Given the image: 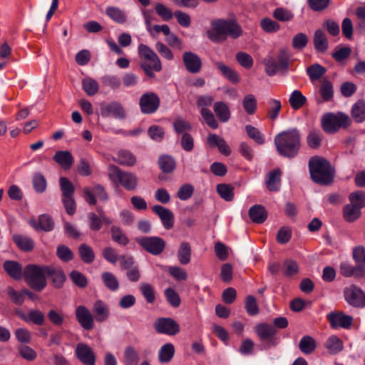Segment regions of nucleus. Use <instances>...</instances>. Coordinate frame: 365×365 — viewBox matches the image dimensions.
<instances>
[{
	"instance_id": "45",
	"label": "nucleus",
	"mask_w": 365,
	"mask_h": 365,
	"mask_svg": "<svg viewBox=\"0 0 365 365\" xmlns=\"http://www.w3.org/2000/svg\"><path fill=\"white\" fill-rule=\"evenodd\" d=\"M115 161L125 166H133L135 163V156L128 150H120Z\"/></svg>"
},
{
	"instance_id": "63",
	"label": "nucleus",
	"mask_w": 365,
	"mask_h": 365,
	"mask_svg": "<svg viewBox=\"0 0 365 365\" xmlns=\"http://www.w3.org/2000/svg\"><path fill=\"white\" fill-rule=\"evenodd\" d=\"M201 115L206 122V123L212 129H216L218 127V123L215 118L213 113L207 108L201 109Z\"/></svg>"
},
{
	"instance_id": "21",
	"label": "nucleus",
	"mask_w": 365,
	"mask_h": 365,
	"mask_svg": "<svg viewBox=\"0 0 365 365\" xmlns=\"http://www.w3.org/2000/svg\"><path fill=\"white\" fill-rule=\"evenodd\" d=\"M207 143L211 147H217L219 151L224 155H229L231 153V149L226 141L216 134H210L207 136Z\"/></svg>"
},
{
	"instance_id": "17",
	"label": "nucleus",
	"mask_w": 365,
	"mask_h": 365,
	"mask_svg": "<svg viewBox=\"0 0 365 365\" xmlns=\"http://www.w3.org/2000/svg\"><path fill=\"white\" fill-rule=\"evenodd\" d=\"M84 197L86 202L91 205L96 203L95 195L101 200H106L108 199V194L105 188L101 185H96L92 189L86 187L83 190Z\"/></svg>"
},
{
	"instance_id": "6",
	"label": "nucleus",
	"mask_w": 365,
	"mask_h": 365,
	"mask_svg": "<svg viewBox=\"0 0 365 365\" xmlns=\"http://www.w3.org/2000/svg\"><path fill=\"white\" fill-rule=\"evenodd\" d=\"M108 176L113 184L121 185L126 190H135L138 186V178L134 173L123 171L115 165L108 166Z\"/></svg>"
},
{
	"instance_id": "22",
	"label": "nucleus",
	"mask_w": 365,
	"mask_h": 365,
	"mask_svg": "<svg viewBox=\"0 0 365 365\" xmlns=\"http://www.w3.org/2000/svg\"><path fill=\"white\" fill-rule=\"evenodd\" d=\"M3 267L5 272L14 279H21L24 276V269L21 265L16 261H5Z\"/></svg>"
},
{
	"instance_id": "3",
	"label": "nucleus",
	"mask_w": 365,
	"mask_h": 365,
	"mask_svg": "<svg viewBox=\"0 0 365 365\" xmlns=\"http://www.w3.org/2000/svg\"><path fill=\"white\" fill-rule=\"evenodd\" d=\"M312 180L316 183L327 185L332 182L334 172L330 163L324 158L312 157L309 160Z\"/></svg>"
},
{
	"instance_id": "32",
	"label": "nucleus",
	"mask_w": 365,
	"mask_h": 365,
	"mask_svg": "<svg viewBox=\"0 0 365 365\" xmlns=\"http://www.w3.org/2000/svg\"><path fill=\"white\" fill-rule=\"evenodd\" d=\"M191 246L187 242L180 243L178 250V259L181 264H187L191 260Z\"/></svg>"
},
{
	"instance_id": "39",
	"label": "nucleus",
	"mask_w": 365,
	"mask_h": 365,
	"mask_svg": "<svg viewBox=\"0 0 365 365\" xmlns=\"http://www.w3.org/2000/svg\"><path fill=\"white\" fill-rule=\"evenodd\" d=\"M361 209L350 204L344 207L343 215L346 222H353L359 218L361 215Z\"/></svg>"
},
{
	"instance_id": "56",
	"label": "nucleus",
	"mask_w": 365,
	"mask_h": 365,
	"mask_svg": "<svg viewBox=\"0 0 365 365\" xmlns=\"http://www.w3.org/2000/svg\"><path fill=\"white\" fill-rule=\"evenodd\" d=\"M245 130L248 136L254 140L257 143L262 145L264 143V135L258 128L251 125H247L245 126Z\"/></svg>"
},
{
	"instance_id": "10",
	"label": "nucleus",
	"mask_w": 365,
	"mask_h": 365,
	"mask_svg": "<svg viewBox=\"0 0 365 365\" xmlns=\"http://www.w3.org/2000/svg\"><path fill=\"white\" fill-rule=\"evenodd\" d=\"M160 102L159 97L155 93H145L140 98V110L145 114L153 113L159 108Z\"/></svg>"
},
{
	"instance_id": "34",
	"label": "nucleus",
	"mask_w": 365,
	"mask_h": 365,
	"mask_svg": "<svg viewBox=\"0 0 365 365\" xmlns=\"http://www.w3.org/2000/svg\"><path fill=\"white\" fill-rule=\"evenodd\" d=\"M215 66L219 69L221 73L230 81L236 83L240 81V78L236 71L230 67L226 66L222 62H215Z\"/></svg>"
},
{
	"instance_id": "8",
	"label": "nucleus",
	"mask_w": 365,
	"mask_h": 365,
	"mask_svg": "<svg viewBox=\"0 0 365 365\" xmlns=\"http://www.w3.org/2000/svg\"><path fill=\"white\" fill-rule=\"evenodd\" d=\"M135 240L145 251L153 255L161 254L165 247V240L159 237H139Z\"/></svg>"
},
{
	"instance_id": "25",
	"label": "nucleus",
	"mask_w": 365,
	"mask_h": 365,
	"mask_svg": "<svg viewBox=\"0 0 365 365\" xmlns=\"http://www.w3.org/2000/svg\"><path fill=\"white\" fill-rule=\"evenodd\" d=\"M53 158L65 170L70 169L74 160L72 154L68 150L57 151Z\"/></svg>"
},
{
	"instance_id": "5",
	"label": "nucleus",
	"mask_w": 365,
	"mask_h": 365,
	"mask_svg": "<svg viewBox=\"0 0 365 365\" xmlns=\"http://www.w3.org/2000/svg\"><path fill=\"white\" fill-rule=\"evenodd\" d=\"M138 51V55L142 60L140 67L148 76L153 78L154 76V71L159 72L162 69L160 58L147 45L140 44Z\"/></svg>"
},
{
	"instance_id": "26",
	"label": "nucleus",
	"mask_w": 365,
	"mask_h": 365,
	"mask_svg": "<svg viewBox=\"0 0 365 365\" xmlns=\"http://www.w3.org/2000/svg\"><path fill=\"white\" fill-rule=\"evenodd\" d=\"M324 346L330 354H336L343 350L344 343L337 336L331 335L325 341Z\"/></svg>"
},
{
	"instance_id": "60",
	"label": "nucleus",
	"mask_w": 365,
	"mask_h": 365,
	"mask_svg": "<svg viewBox=\"0 0 365 365\" xmlns=\"http://www.w3.org/2000/svg\"><path fill=\"white\" fill-rule=\"evenodd\" d=\"M289 53L287 48H282L278 54L277 63L280 71H285L289 67Z\"/></svg>"
},
{
	"instance_id": "2",
	"label": "nucleus",
	"mask_w": 365,
	"mask_h": 365,
	"mask_svg": "<svg viewBox=\"0 0 365 365\" xmlns=\"http://www.w3.org/2000/svg\"><path fill=\"white\" fill-rule=\"evenodd\" d=\"M300 138V134L297 129L283 131L274 138L276 149L284 157L294 158L299 153Z\"/></svg>"
},
{
	"instance_id": "58",
	"label": "nucleus",
	"mask_w": 365,
	"mask_h": 365,
	"mask_svg": "<svg viewBox=\"0 0 365 365\" xmlns=\"http://www.w3.org/2000/svg\"><path fill=\"white\" fill-rule=\"evenodd\" d=\"M263 63L266 67V72L269 76L274 75L280 71L277 61L272 56H267L263 60Z\"/></svg>"
},
{
	"instance_id": "51",
	"label": "nucleus",
	"mask_w": 365,
	"mask_h": 365,
	"mask_svg": "<svg viewBox=\"0 0 365 365\" xmlns=\"http://www.w3.org/2000/svg\"><path fill=\"white\" fill-rule=\"evenodd\" d=\"M217 192L225 201L230 202L234 198V189L227 184H219L217 186Z\"/></svg>"
},
{
	"instance_id": "19",
	"label": "nucleus",
	"mask_w": 365,
	"mask_h": 365,
	"mask_svg": "<svg viewBox=\"0 0 365 365\" xmlns=\"http://www.w3.org/2000/svg\"><path fill=\"white\" fill-rule=\"evenodd\" d=\"M153 210L160 217L166 230H170L173 227L174 215L171 210L158 205L153 206Z\"/></svg>"
},
{
	"instance_id": "16",
	"label": "nucleus",
	"mask_w": 365,
	"mask_h": 365,
	"mask_svg": "<svg viewBox=\"0 0 365 365\" xmlns=\"http://www.w3.org/2000/svg\"><path fill=\"white\" fill-rule=\"evenodd\" d=\"M327 318L331 326L334 329L339 327L347 329L351 325L353 321L351 316L346 315L343 312H331L327 315Z\"/></svg>"
},
{
	"instance_id": "37",
	"label": "nucleus",
	"mask_w": 365,
	"mask_h": 365,
	"mask_svg": "<svg viewBox=\"0 0 365 365\" xmlns=\"http://www.w3.org/2000/svg\"><path fill=\"white\" fill-rule=\"evenodd\" d=\"M103 284L111 292H115L119 288V282L117 277L111 272H104L101 274Z\"/></svg>"
},
{
	"instance_id": "29",
	"label": "nucleus",
	"mask_w": 365,
	"mask_h": 365,
	"mask_svg": "<svg viewBox=\"0 0 365 365\" xmlns=\"http://www.w3.org/2000/svg\"><path fill=\"white\" fill-rule=\"evenodd\" d=\"M175 346L172 343H166L158 351V361L160 363L170 362L175 354Z\"/></svg>"
},
{
	"instance_id": "36",
	"label": "nucleus",
	"mask_w": 365,
	"mask_h": 365,
	"mask_svg": "<svg viewBox=\"0 0 365 365\" xmlns=\"http://www.w3.org/2000/svg\"><path fill=\"white\" fill-rule=\"evenodd\" d=\"M13 240L18 247L24 252L31 251L34 247V241L27 236L15 235L13 236Z\"/></svg>"
},
{
	"instance_id": "42",
	"label": "nucleus",
	"mask_w": 365,
	"mask_h": 365,
	"mask_svg": "<svg viewBox=\"0 0 365 365\" xmlns=\"http://www.w3.org/2000/svg\"><path fill=\"white\" fill-rule=\"evenodd\" d=\"M307 98L298 90H294L290 95L289 102L291 107L294 110L301 108L306 103Z\"/></svg>"
},
{
	"instance_id": "55",
	"label": "nucleus",
	"mask_w": 365,
	"mask_h": 365,
	"mask_svg": "<svg viewBox=\"0 0 365 365\" xmlns=\"http://www.w3.org/2000/svg\"><path fill=\"white\" fill-rule=\"evenodd\" d=\"M79 254L81 259L85 263H91L95 259L92 248L86 244H83L79 247Z\"/></svg>"
},
{
	"instance_id": "43",
	"label": "nucleus",
	"mask_w": 365,
	"mask_h": 365,
	"mask_svg": "<svg viewBox=\"0 0 365 365\" xmlns=\"http://www.w3.org/2000/svg\"><path fill=\"white\" fill-rule=\"evenodd\" d=\"M299 348L302 353L309 354L316 348L315 340L310 336H304L299 341Z\"/></svg>"
},
{
	"instance_id": "18",
	"label": "nucleus",
	"mask_w": 365,
	"mask_h": 365,
	"mask_svg": "<svg viewBox=\"0 0 365 365\" xmlns=\"http://www.w3.org/2000/svg\"><path fill=\"white\" fill-rule=\"evenodd\" d=\"M29 223L36 230H41L45 232H50L54 227V222L52 217L47 214L39 215L38 220L35 218H31L29 220Z\"/></svg>"
},
{
	"instance_id": "41",
	"label": "nucleus",
	"mask_w": 365,
	"mask_h": 365,
	"mask_svg": "<svg viewBox=\"0 0 365 365\" xmlns=\"http://www.w3.org/2000/svg\"><path fill=\"white\" fill-rule=\"evenodd\" d=\"M242 107L248 115H254L257 110V101L252 94L246 95L242 101Z\"/></svg>"
},
{
	"instance_id": "61",
	"label": "nucleus",
	"mask_w": 365,
	"mask_h": 365,
	"mask_svg": "<svg viewBox=\"0 0 365 365\" xmlns=\"http://www.w3.org/2000/svg\"><path fill=\"white\" fill-rule=\"evenodd\" d=\"M308 41V36L305 34L298 33L292 38V46L295 49L302 50L307 46Z\"/></svg>"
},
{
	"instance_id": "20",
	"label": "nucleus",
	"mask_w": 365,
	"mask_h": 365,
	"mask_svg": "<svg viewBox=\"0 0 365 365\" xmlns=\"http://www.w3.org/2000/svg\"><path fill=\"white\" fill-rule=\"evenodd\" d=\"M93 311L97 322H105L110 315V309L108 304L101 299L96 300L93 306Z\"/></svg>"
},
{
	"instance_id": "49",
	"label": "nucleus",
	"mask_w": 365,
	"mask_h": 365,
	"mask_svg": "<svg viewBox=\"0 0 365 365\" xmlns=\"http://www.w3.org/2000/svg\"><path fill=\"white\" fill-rule=\"evenodd\" d=\"M142 295L148 303L152 304L155 300V294L153 287L146 282L141 283L139 287Z\"/></svg>"
},
{
	"instance_id": "33",
	"label": "nucleus",
	"mask_w": 365,
	"mask_h": 365,
	"mask_svg": "<svg viewBox=\"0 0 365 365\" xmlns=\"http://www.w3.org/2000/svg\"><path fill=\"white\" fill-rule=\"evenodd\" d=\"M46 277H49L56 287H60L65 281V274L63 271L54 267L47 266Z\"/></svg>"
},
{
	"instance_id": "59",
	"label": "nucleus",
	"mask_w": 365,
	"mask_h": 365,
	"mask_svg": "<svg viewBox=\"0 0 365 365\" xmlns=\"http://www.w3.org/2000/svg\"><path fill=\"white\" fill-rule=\"evenodd\" d=\"M112 239L117 243L125 245L128 242V239L126 235L123 233L121 230L115 226H113L110 229Z\"/></svg>"
},
{
	"instance_id": "62",
	"label": "nucleus",
	"mask_w": 365,
	"mask_h": 365,
	"mask_svg": "<svg viewBox=\"0 0 365 365\" xmlns=\"http://www.w3.org/2000/svg\"><path fill=\"white\" fill-rule=\"evenodd\" d=\"M236 60L245 68H250L253 66V59L252 56L245 52H238L236 54Z\"/></svg>"
},
{
	"instance_id": "53",
	"label": "nucleus",
	"mask_w": 365,
	"mask_h": 365,
	"mask_svg": "<svg viewBox=\"0 0 365 365\" xmlns=\"http://www.w3.org/2000/svg\"><path fill=\"white\" fill-rule=\"evenodd\" d=\"M83 91L88 96H93L98 91V83L96 81L91 78H84L82 81Z\"/></svg>"
},
{
	"instance_id": "4",
	"label": "nucleus",
	"mask_w": 365,
	"mask_h": 365,
	"mask_svg": "<svg viewBox=\"0 0 365 365\" xmlns=\"http://www.w3.org/2000/svg\"><path fill=\"white\" fill-rule=\"evenodd\" d=\"M47 266L29 264L24 269V277L33 289L41 292L46 286Z\"/></svg>"
},
{
	"instance_id": "27",
	"label": "nucleus",
	"mask_w": 365,
	"mask_h": 365,
	"mask_svg": "<svg viewBox=\"0 0 365 365\" xmlns=\"http://www.w3.org/2000/svg\"><path fill=\"white\" fill-rule=\"evenodd\" d=\"M282 172L279 169L268 173L266 178V185L270 191H278L280 187Z\"/></svg>"
},
{
	"instance_id": "24",
	"label": "nucleus",
	"mask_w": 365,
	"mask_h": 365,
	"mask_svg": "<svg viewBox=\"0 0 365 365\" xmlns=\"http://www.w3.org/2000/svg\"><path fill=\"white\" fill-rule=\"evenodd\" d=\"M106 14L111 20L118 24H124L127 22L126 12L118 6H108L106 9Z\"/></svg>"
},
{
	"instance_id": "54",
	"label": "nucleus",
	"mask_w": 365,
	"mask_h": 365,
	"mask_svg": "<svg viewBox=\"0 0 365 365\" xmlns=\"http://www.w3.org/2000/svg\"><path fill=\"white\" fill-rule=\"evenodd\" d=\"M156 14L165 21H168L173 19L174 13L165 5L161 3H157L155 6Z\"/></svg>"
},
{
	"instance_id": "48",
	"label": "nucleus",
	"mask_w": 365,
	"mask_h": 365,
	"mask_svg": "<svg viewBox=\"0 0 365 365\" xmlns=\"http://www.w3.org/2000/svg\"><path fill=\"white\" fill-rule=\"evenodd\" d=\"M158 164L161 170L165 173H171L175 168V160L169 155H163L159 158Z\"/></svg>"
},
{
	"instance_id": "28",
	"label": "nucleus",
	"mask_w": 365,
	"mask_h": 365,
	"mask_svg": "<svg viewBox=\"0 0 365 365\" xmlns=\"http://www.w3.org/2000/svg\"><path fill=\"white\" fill-rule=\"evenodd\" d=\"M313 43L315 49L319 52L324 53L328 48V39L325 33L321 29H318L314 32Z\"/></svg>"
},
{
	"instance_id": "40",
	"label": "nucleus",
	"mask_w": 365,
	"mask_h": 365,
	"mask_svg": "<svg viewBox=\"0 0 365 365\" xmlns=\"http://www.w3.org/2000/svg\"><path fill=\"white\" fill-rule=\"evenodd\" d=\"M319 93L324 101H329L334 96L333 84L328 80L322 81L319 88Z\"/></svg>"
},
{
	"instance_id": "15",
	"label": "nucleus",
	"mask_w": 365,
	"mask_h": 365,
	"mask_svg": "<svg viewBox=\"0 0 365 365\" xmlns=\"http://www.w3.org/2000/svg\"><path fill=\"white\" fill-rule=\"evenodd\" d=\"M182 61L187 71L191 73H197L202 68L200 58L193 52L186 51L182 54Z\"/></svg>"
},
{
	"instance_id": "35",
	"label": "nucleus",
	"mask_w": 365,
	"mask_h": 365,
	"mask_svg": "<svg viewBox=\"0 0 365 365\" xmlns=\"http://www.w3.org/2000/svg\"><path fill=\"white\" fill-rule=\"evenodd\" d=\"M326 72V68L319 63L312 64L307 68V73L312 83L321 79Z\"/></svg>"
},
{
	"instance_id": "14",
	"label": "nucleus",
	"mask_w": 365,
	"mask_h": 365,
	"mask_svg": "<svg viewBox=\"0 0 365 365\" xmlns=\"http://www.w3.org/2000/svg\"><path fill=\"white\" fill-rule=\"evenodd\" d=\"M76 357L84 365H95L96 356L90 346L83 343L77 344L75 351Z\"/></svg>"
},
{
	"instance_id": "38",
	"label": "nucleus",
	"mask_w": 365,
	"mask_h": 365,
	"mask_svg": "<svg viewBox=\"0 0 365 365\" xmlns=\"http://www.w3.org/2000/svg\"><path fill=\"white\" fill-rule=\"evenodd\" d=\"M214 111L221 122L225 123L229 120L230 111L228 106L225 103L221 101L216 102L214 104Z\"/></svg>"
},
{
	"instance_id": "57",
	"label": "nucleus",
	"mask_w": 365,
	"mask_h": 365,
	"mask_svg": "<svg viewBox=\"0 0 365 365\" xmlns=\"http://www.w3.org/2000/svg\"><path fill=\"white\" fill-rule=\"evenodd\" d=\"M268 116L270 119L275 120L281 110V102L279 100L271 99L268 101Z\"/></svg>"
},
{
	"instance_id": "1",
	"label": "nucleus",
	"mask_w": 365,
	"mask_h": 365,
	"mask_svg": "<svg viewBox=\"0 0 365 365\" xmlns=\"http://www.w3.org/2000/svg\"><path fill=\"white\" fill-rule=\"evenodd\" d=\"M212 29L207 31L208 38L215 43L224 42L228 37L237 39L243 34V29L235 19H216L211 22Z\"/></svg>"
},
{
	"instance_id": "13",
	"label": "nucleus",
	"mask_w": 365,
	"mask_h": 365,
	"mask_svg": "<svg viewBox=\"0 0 365 365\" xmlns=\"http://www.w3.org/2000/svg\"><path fill=\"white\" fill-rule=\"evenodd\" d=\"M76 317L80 325L86 330L93 327L94 318L90 310L83 305L78 306L76 309Z\"/></svg>"
},
{
	"instance_id": "44",
	"label": "nucleus",
	"mask_w": 365,
	"mask_h": 365,
	"mask_svg": "<svg viewBox=\"0 0 365 365\" xmlns=\"http://www.w3.org/2000/svg\"><path fill=\"white\" fill-rule=\"evenodd\" d=\"M140 357L138 353L133 346H127L124 351L125 365H138Z\"/></svg>"
},
{
	"instance_id": "46",
	"label": "nucleus",
	"mask_w": 365,
	"mask_h": 365,
	"mask_svg": "<svg viewBox=\"0 0 365 365\" xmlns=\"http://www.w3.org/2000/svg\"><path fill=\"white\" fill-rule=\"evenodd\" d=\"M349 200L350 202V205L361 210V208L365 207V192L358 190L351 192L349 195Z\"/></svg>"
},
{
	"instance_id": "30",
	"label": "nucleus",
	"mask_w": 365,
	"mask_h": 365,
	"mask_svg": "<svg viewBox=\"0 0 365 365\" xmlns=\"http://www.w3.org/2000/svg\"><path fill=\"white\" fill-rule=\"evenodd\" d=\"M351 115L356 123H362L365 120V101L363 99L358 100L352 106Z\"/></svg>"
},
{
	"instance_id": "7",
	"label": "nucleus",
	"mask_w": 365,
	"mask_h": 365,
	"mask_svg": "<svg viewBox=\"0 0 365 365\" xmlns=\"http://www.w3.org/2000/svg\"><path fill=\"white\" fill-rule=\"evenodd\" d=\"M351 123L349 116L341 112L327 113L322 116L321 120L322 127L327 133H335L341 128H348Z\"/></svg>"
},
{
	"instance_id": "64",
	"label": "nucleus",
	"mask_w": 365,
	"mask_h": 365,
	"mask_svg": "<svg viewBox=\"0 0 365 365\" xmlns=\"http://www.w3.org/2000/svg\"><path fill=\"white\" fill-rule=\"evenodd\" d=\"M18 351L19 355L27 361H34L37 356L36 352L29 346H20Z\"/></svg>"
},
{
	"instance_id": "52",
	"label": "nucleus",
	"mask_w": 365,
	"mask_h": 365,
	"mask_svg": "<svg viewBox=\"0 0 365 365\" xmlns=\"http://www.w3.org/2000/svg\"><path fill=\"white\" fill-rule=\"evenodd\" d=\"M61 190L62 191V197H72L74 194V186L73 183L66 178L61 177L59 179Z\"/></svg>"
},
{
	"instance_id": "47",
	"label": "nucleus",
	"mask_w": 365,
	"mask_h": 365,
	"mask_svg": "<svg viewBox=\"0 0 365 365\" xmlns=\"http://www.w3.org/2000/svg\"><path fill=\"white\" fill-rule=\"evenodd\" d=\"M32 184L34 189L38 193H43L47 187V182L45 177L40 173H35L33 176Z\"/></svg>"
},
{
	"instance_id": "23",
	"label": "nucleus",
	"mask_w": 365,
	"mask_h": 365,
	"mask_svg": "<svg viewBox=\"0 0 365 365\" xmlns=\"http://www.w3.org/2000/svg\"><path fill=\"white\" fill-rule=\"evenodd\" d=\"M101 115L104 117L112 115L118 119H123L125 117V113L123 106L116 102H113L109 105L102 108Z\"/></svg>"
},
{
	"instance_id": "12",
	"label": "nucleus",
	"mask_w": 365,
	"mask_h": 365,
	"mask_svg": "<svg viewBox=\"0 0 365 365\" xmlns=\"http://www.w3.org/2000/svg\"><path fill=\"white\" fill-rule=\"evenodd\" d=\"M255 331L262 341H268L272 346H276L277 341L274 339L277 333V329L267 323H259L255 327Z\"/></svg>"
},
{
	"instance_id": "11",
	"label": "nucleus",
	"mask_w": 365,
	"mask_h": 365,
	"mask_svg": "<svg viewBox=\"0 0 365 365\" xmlns=\"http://www.w3.org/2000/svg\"><path fill=\"white\" fill-rule=\"evenodd\" d=\"M344 297L347 303L354 307H365V293L354 285L344 290Z\"/></svg>"
},
{
	"instance_id": "50",
	"label": "nucleus",
	"mask_w": 365,
	"mask_h": 365,
	"mask_svg": "<svg viewBox=\"0 0 365 365\" xmlns=\"http://www.w3.org/2000/svg\"><path fill=\"white\" fill-rule=\"evenodd\" d=\"M322 134L319 130H311L307 137V142L312 148H318L321 145Z\"/></svg>"
},
{
	"instance_id": "31",
	"label": "nucleus",
	"mask_w": 365,
	"mask_h": 365,
	"mask_svg": "<svg viewBox=\"0 0 365 365\" xmlns=\"http://www.w3.org/2000/svg\"><path fill=\"white\" fill-rule=\"evenodd\" d=\"M249 215L252 222L255 223L264 222L267 217L264 207L260 205L251 207L249 210Z\"/></svg>"
},
{
	"instance_id": "9",
	"label": "nucleus",
	"mask_w": 365,
	"mask_h": 365,
	"mask_svg": "<svg viewBox=\"0 0 365 365\" xmlns=\"http://www.w3.org/2000/svg\"><path fill=\"white\" fill-rule=\"evenodd\" d=\"M153 327L158 333L168 336H174L180 332L179 324L174 319L169 317L157 319Z\"/></svg>"
}]
</instances>
